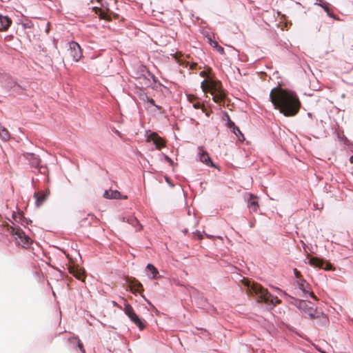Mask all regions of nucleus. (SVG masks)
<instances>
[{
  "label": "nucleus",
  "instance_id": "nucleus-1",
  "mask_svg": "<svg viewBox=\"0 0 353 353\" xmlns=\"http://www.w3.org/2000/svg\"><path fill=\"white\" fill-rule=\"evenodd\" d=\"M270 99L274 108L285 117L295 116L300 110L301 102L297 96L281 88H273Z\"/></svg>",
  "mask_w": 353,
  "mask_h": 353
},
{
  "label": "nucleus",
  "instance_id": "nucleus-2",
  "mask_svg": "<svg viewBox=\"0 0 353 353\" xmlns=\"http://www.w3.org/2000/svg\"><path fill=\"white\" fill-rule=\"evenodd\" d=\"M211 71L209 68L208 70H203L200 72V76L206 77L201 83L202 90L206 93L210 92L213 96V101L219 104H224L225 99V93L222 88L221 83L219 81H216L208 77V73Z\"/></svg>",
  "mask_w": 353,
  "mask_h": 353
},
{
  "label": "nucleus",
  "instance_id": "nucleus-3",
  "mask_svg": "<svg viewBox=\"0 0 353 353\" xmlns=\"http://www.w3.org/2000/svg\"><path fill=\"white\" fill-rule=\"evenodd\" d=\"M243 283L246 287L247 294L253 296L258 302H264L274 306L281 303V300L278 297L272 296L260 284L245 279L243 281Z\"/></svg>",
  "mask_w": 353,
  "mask_h": 353
},
{
  "label": "nucleus",
  "instance_id": "nucleus-4",
  "mask_svg": "<svg viewBox=\"0 0 353 353\" xmlns=\"http://www.w3.org/2000/svg\"><path fill=\"white\" fill-rule=\"evenodd\" d=\"M294 304L300 310L307 314L310 319L322 317L325 322L327 321L326 316H325L323 313L318 312L317 310L314 308V305L311 302L304 300L295 299Z\"/></svg>",
  "mask_w": 353,
  "mask_h": 353
},
{
  "label": "nucleus",
  "instance_id": "nucleus-5",
  "mask_svg": "<svg viewBox=\"0 0 353 353\" xmlns=\"http://www.w3.org/2000/svg\"><path fill=\"white\" fill-rule=\"evenodd\" d=\"M7 230L11 234L15 236V239L19 245L24 248H28L32 245V240L19 227H13L7 224Z\"/></svg>",
  "mask_w": 353,
  "mask_h": 353
},
{
  "label": "nucleus",
  "instance_id": "nucleus-6",
  "mask_svg": "<svg viewBox=\"0 0 353 353\" xmlns=\"http://www.w3.org/2000/svg\"><path fill=\"white\" fill-rule=\"evenodd\" d=\"M124 301V308L123 311L125 314L129 317L132 322H133L141 330L145 328V323L135 313L132 307L127 302V301L123 299Z\"/></svg>",
  "mask_w": 353,
  "mask_h": 353
},
{
  "label": "nucleus",
  "instance_id": "nucleus-7",
  "mask_svg": "<svg viewBox=\"0 0 353 353\" xmlns=\"http://www.w3.org/2000/svg\"><path fill=\"white\" fill-rule=\"evenodd\" d=\"M68 54L72 60L79 61L82 57V50L79 44L75 41L70 42Z\"/></svg>",
  "mask_w": 353,
  "mask_h": 353
},
{
  "label": "nucleus",
  "instance_id": "nucleus-8",
  "mask_svg": "<svg viewBox=\"0 0 353 353\" xmlns=\"http://www.w3.org/2000/svg\"><path fill=\"white\" fill-rule=\"evenodd\" d=\"M147 141H152L158 150L165 147V141L161 137H159L156 132L151 133L148 137Z\"/></svg>",
  "mask_w": 353,
  "mask_h": 353
},
{
  "label": "nucleus",
  "instance_id": "nucleus-9",
  "mask_svg": "<svg viewBox=\"0 0 353 353\" xmlns=\"http://www.w3.org/2000/svg\"><path fill=\"white\" fill-rule=\"evenodd\" d=\"M297 285L299 286V288L304 293L307 294L309 293L310 296L314 299H317L316 296L314 294L312 291L310 290V285L308 283L306 282V281L303 279H301L297 281Z\"/></svg>",
  "mask_w": 353,
  "mask_h": 353
},
{
  "label": "nucleus",
  "instance_id": "nucleus-10",
  "mask_svg": "<svg viewBox=\"0 0 353 353\" xmlns=\"http://www.w3.org/2000/svg\"><path fill=\"white\" fill-rule=\"evenodd\" d=\"M310 264L319 268L325 269V270H332V264L330 263H326V266L323 267L324 261L317 257H311L310 259Z\"/></svg>",
  "mask_w": 353,
  "mask_h": 353
},
{
  "label": "nucleus",
  "instance_id": "nucleus-11",
  "mask_svg": "<svg viewBox=\"0 0 353 353\" xmlns=\"http://www.w3.org/2000/svg\"><path fill=\"white\" fill-rule=\"evenodd\" d=\"M187 99L195 109H201L203 112L205 111L204 105L201 104L199 101V98L194 94H187Z\"/></svg>",
  "mask_w": 353,
  "mask_h": 353
},
{
  "label": "nucleus",
  "instance_id": "nucleus-12",
  "mask_svg": "<svg viewBox=\"0 0 353 353\" xmlns=\"http://www.w3.org/2000/svg\"><path fill=\"white\" fill-rule=\"evenodd\" d=\"M199 149L201 151L199 153L200 161L208 166L216 168V165L212 161L208 153L203 150L201 148H199Z\"/></svg>",
  "mask_w": 353,
  "mask_h": 353
},
{
  "label": "nucleus",
  "instance_id": "nucleus-13",
  "mask_svg": "<svg viewBox=\"0 0 353 353\" xmlns=\"http://www.w3.org/2000/svg\"><path fill=\"white\" fill-rule=\"evenodd\" d=\"M130 291L132 293L141 292L143 291V287L142 284L135 279H130L128 281Z\"/></svg>",
  "mask_w": 353,
  "mask_h": 353
},
{
  "label": "nucleus",
  "instance_id": "nucleus-14",
  "mask_svg": "<svg viewBox=\"0 0 353 353\" xmlns=\"http://www.w3.org/2000/svg\"><path fill=\"white\" fill-rule=\"evenodd\" d=\"M50 192L46 190V192H37L34 193V197L36 199V205L40 207L43 202L47 199Z\"/></svg>",
  "mask_w": 353,
  "mask_h": 353
},
{
  "label": "nucleus",
  "instance_id": "nucleus-15",
  "mask_svg": "<svg viewBox=\"0 0 353 353\" xmlns=\"http://www.w3.org/2000/svg\"><path fill=\"white\" fill-rule=\"evenodd\" d=\"M123 221L127 222L129 224L132 225L135 228V230L140 231L142 229V225L140 224L139 221L134 216H129V217H123Z\"/></svg>",
  "mask_w": 353,
  "mask_h": 353
},
{
  "label": "nucleus",
  "instance_id": "nucleus-16",
  "mask_svg": "<svg viewBox=\"0 0 353 353\" xmlns=\"http://www.w3.org/2000/svg\"><path fill=\"white\" fill-rule=\"evenodd\" d=\"M11 24L12 20L9 17L0 14V31H6Z\"/></svg>",
  "mask_w": 353,
  "mask_h": 353
},
{
  "label": "nucleus",
  "instance_id": "nucleus-17",
  "mask_svg": "<svg viewBox=\"0 0 353 353\" xmlns=\"http://www.w3.org/2000/svg\"><path fill=\"white\" fill-rule=\"evenodd\" d=\"M316 4L322 7L330 17H333L331 6L329 3L324 1V0H316Z\"/></svg>",
  "mask_w": 353,
  "mask_h": 353
},
{
  "label": "nucleus",
  "instance_id": "nucleus-18",
  "mask_svg": "<svg viewBox=\"0 0 353 353\" xmlns=\"http://www.w3.org/2000/svg\"><path fill=\"white\" fill-rule=\"evenodd\" d=\"M248 205L251 212H256L259 208L258 202L252 196L249 199Z\"/></svg>",
  "mask_w": 353,
  "mask_h": 353
},
{
  "label": "nucleus",
  "instance_id": "nucleus-19",
  "mask_svg": "<svg viewBox=\"0 0 353 353\" xmlns=\"http://www.w3.org/2000/svg\"><path fill=\"white\" fill-rule=\"evenodd\" d=\"M10 134L8 130L0 125V138L3 141H8L10 139Z\"/></svg>",
  "mask_w": 353,
  "mask_h": 353
},
{
  "label": "nucleus",
  "instance_id": "nucleus-20",
  "mask_svg": "<svg viewBox=\"0 0 353 353\" xmlns=\"http://www.w3.org/2000/svg\"><path fill=\"white\" fill-rule=\"evenodd\" d=\"M147 270L152 274V279H157L158 277L159 271L152 264L149 263L147 265Z\"/></svg>",
  "mask_w": 353,
  "mask_h": 353
},
{
  "label": "nucleus",
  "instance_id": "nucleus-21",
  "mask_svg": "<svg viewBox=\"0 0 353 353\" xmlns=\"http://www.w3.org/2000/svg\"><path fill=\"white\" fill-rule=\"evenodd\" d=\"M92 10L94 12L95 14H98L101 19H108V15L101 8L98 7H93Z\"/></svg>",
  "mask_w": 353,
  "mask_h": 353
},
{
  "label": "nucleus",
  "instance_id": "nucleus-22",
  "mask_svg": "<svg viewBox=\"0 0 353 353\" xmlns=\"http://www.w3.org/2000/svg\"><path fill=\"white\" fill-rule=\"evenodd\" d=\"M74 277L81 281H84L85 279V272L83 269L78 268V271L76 272Z\"/></svg>",
  "mask_w": 353,
  "mask_h": 353
},
{
  "label": "nucleus",
  "instance_id": "nucleus-23",
  "mask_svg": "<svg viewBox=\"0 0 353 353\" xmlns=\"http://www.w3.org/2000/svg\"><path fill=\"white\" fill-rule=\"evenodd\" d=\"M110 197H111V199H126L128 198L127 196L122 197L121 193L117 190H111Z\"/></svg>",
  "mask_w": 353,
  "mask_h": 353
},
{
  "label": "nucleus",
  "instance_id": "nucleus-24",
  "mask_svg": "<svg viewBox=\"0 0 353 353\" xmlns=\"http://www.w3.org/2000/svg\"><path fill=\"white\" fill-rule=\"evenodd\" d=\"M232 131L235 134V135L238 137L239 141H243L244 140L243 134L241 133V130H239V128L238 127L236 126L232 130Z\"/></svg>",
  "mask_w": 353,
  "mask_h": 353
},
{
  "label": "nucleus",
  "instance_id": "nucleus-25",
  "mask_svg": "<svg viewBox=\"0 0 353 353\" xmlns=\"http://www.w3.org/2000/svg\"><path fill=\"white\" fill-rule=\"evenodd\" d=\"M182 57L183 54H181V52H176L174 54H173V57L180 65L184 64L183 60L182 59Z\"/></svg>",
  "mask_w": 353,
  "mask_h": 353
},
{
  "label": "nucleus",
  "instance_id": "nucleus-26",
  "mask_svg": "<svg viewBox=\"0 0 353 353\" xmlns=\"http://www.w3.org/2000/svg\"><path fill=\"white\" fill-rule=\"evenodd\" d=\"M78 268L76 265H70L68 268L69 272L74 276L76 272L78 271Z\"/></svg>",
  "mask_w": 353,
  "mask_h": 353
},
{
  "label": "nucleus",
  "instance_id": "nucleus-27",
  "mask_svg": "<svg viewBox=\"0 0 353 353\" xmlns=\"http://www.w3.org/2000/svg\"><path fill=\"white\" fill-rule=\"evenodd\" d=\"M147 101L150 103L151 105L155 106L158 110H161L162 108L155 104L154 100L153 99L147 98Z\"/></svg>",
  "mask_w": 353,
  "mask_h": 353
},
{
  "label": "nucleus",
  "instance_id": "nucleus-28",
  "mask_svg": "<svg viewBox=\"0 0 353 353\" xmlns=\"http://www.w3.org/2000/svg\"><path fill=\"white\" fill-rule=\"evenodd\" d=\"M228 117H229L228 116ZM228 127L232 128V130L236 127L234 123L232 121H231L230 118H228Z\"/></svg>",
  "mask_w": 353,
  "mask_h": 353
},
{
  "label": "nucleus",
  "instance_id": "nucleus-29",
  "mask_svg": "<svg viewBox=\"0 0 353 353\" xmlns=\"http://www.w3.org/2000/svg\"><path fill=\"white\" fill-rule=\"evenodd\" d=\"M77 343H78V347H79V350L82 352V353H85V351L84 350L83 345L80 341L79 339L77 340Z\"/></svg>",
  "mask_w": 353,
  "mask_h": 353
},
{
  "label": "nucleus",
  "instance_id": "nucleus-30",
  "mask_svg": "<svg viewBox=\"0 0 353 353\" xmlns=\"http://www.w3.org/2000/svg\"><path fill=\"white\" fill-rule=\"evenodd\" d=\"M110 195H111V191L106 190V191H105V192L103 194V197L105 199H111Z\"/></svg>",
  "mask_w": 353,
  "mask_h": 353
},
{
  "label": "nucleus",
  "instance_id": "nucleus-31",
  "mask_svg": "<svg viewBox=\"0 0 353 353\" xmlns=\"http://www.w3.org/2000/svg\"><path fill=\"white\" fill-rule=\"evenodd\" d=\"M294 274H295V276L297 279H299V280L301 279H303L301 272L299 271H298L296 269L294 270Z\"/></svg>",
  "mask_w": 353,
  "mask_h": 353
},
{
  "label": "nucleus",
  "instance_id": "nucleus-32",
  "mask_svg": "<svg viewBox=\"0 0 353 353\" xmlns=\"http://www.w3.org/2000/svg\"><path fill=\"white\" fill-rule=\"evenodd\" d=\"M22 216L21 214H18V215H15L14 214L13 215V219H14L15 221L17 222H19L20 220L21 219Z\"/></svg>",
  "mask_w": 353,
  "mask_h": 353
},
{
  "label": "nucleus",
  "instance_id": "nucleus-33",
  "mask_svg": "<svg viewBox=\"0 0 353 353\" xmlns=\"http://www.w3.org/2000/svg\"><path fill=\"white\" fill-rule=\"evenodd\" d=\"M216 49H217L218 52H219L221 54H223L224 53L223 48H222L219 45L217 46Z\"/></svg>",
  "mask_w": 353,
  "mask_h": 353
},
{
  "label": "nucleus",
  "instance_id": "nucleus-34",
  "mask_svg": "<svg viewBox=\"0 0 353 353\" xmlns=\"http://www.w3.org/2000/svg\"><path fill=\"white\" fill-rule=\"evenodd\" d=\"M50 23L49 22H48L46 23V28L45 32L48 34L50 32Z\"/></svg>",
  "mask_w": 353,
  "mask_h": 353
},
{
  "label": "nucleus",
  "instance_id": "nucleus-35",
  "mask_svg": "<svg viewBox=\"0 0 353 353\" xmlns=\"http://www.w3.org/2000/svg\"><path fill=\"white\" fill-rule=\"evenodd\" d=\"M211 45L212 46V47L216 48L219 46V44L216 41H211Z\"/></svg>",
  "mask_w": 353,
  "mask_h": 353
},
{
  "label": "nucleus",
  "instance_id": "nucleus-36",
  "mask_svg": "<svg viewBox=\"0 0 353 353\" xmlns=\"http://www.w3.org/2000/svg\"><path fill=\"white\" fill-rule=\"evenodd\" d=\"M165 180L166 181L171 185V186H173V185L170 183V179L168 177V176H165Z\"/></svg>",
  "mask_w": 353,
  "mask_h": 353
},
{
  "label": "nucleus",
  "instance_id": "nucleus-37",
  "mask_svg": "<svg viewBox=\"0 0 353 353\" xmlns=\"http://www.w3.org/2000/svg\"><path fill=\"white\" fill-rule=\"evenodd\" d=\"M196 63H192L190 65V69L193 70V69H194L196 68Z\"/></svg>",
  "mask_w": 353,
  "mask_h": 353
},
{
  "label": "nucleus",
  "instance_id": "nucleus-38",
  "mask_svg": "<svg viewBox=\"0 0 353 353\" xmlns=\"http://www.w3.org/2000/svg\"><path fill=\"white\" fill-rule=\"evenodd\" d=\"M350 161L352 163H353V156L350 158Z\"/></svg>",
  "mask_w": 353,
  "mask_h": 353
},
{
  "label": "nucleus",
  "instance_id": "nucleus-39",
  "mask_svg": "<svg viewBox=\"0 0 353 353\" xmlns=\"http://www.w3.org/2000/svg\"><path fill=\"white\" fill-rule=\"evenodd\" d=\"M204 112L205 113L206 116L209 117L210 114L208 112H206V110Z\"/></svg>",
  "mask_w": 353,
  "mask_h": 353
},
{
  "label": "nucleus",
  "instance_id": "nucleus-40",
  "mask_svg": "<svg viewBox=\"0 0 353 353\" xmlns=\"http://www.w3.org/2000/svg\"><path fill=\"white\" fill-rule=\"evenodd\" d=\"M113 305H116V306H118V305L115 302H113Z\"/></svg>",
  "mask_w": 353,
  "mask_h": 353
},
{
  "label": "nucleus",
  "instance_id": "nucleus-41",
  "mask_svg": "<svg viewBox=\"0 0 353 353\" xmlns=\"http://www.w3.org/2000/svg\"><path fill=\"white\" fill-rule=\"evenodd\" d=\"M36 163H37V164H38V163H39L38 159H36Z\"/></svg>",
  "mask_w": 353,
  "mask_h": 353
},
{
  "label": "nucleus",
  "instance_id": "nucleus-42",
  "mask_svg": "<svg viewBox=\"0 0 353 353\" xmlns=\"http://www.w3.org/2000/svg\"><path fill=\"white\" fill-rule=\"evenodd\" d=\"M97 2H100L101 0H97Z\"/></svg>",
  "mask_w": 353,
  "mask_h": 353
}]
</instances>
